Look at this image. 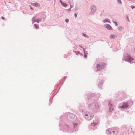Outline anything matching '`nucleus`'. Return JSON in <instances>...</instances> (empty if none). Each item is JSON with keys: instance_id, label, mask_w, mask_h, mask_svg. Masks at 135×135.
I'll return each mask as SVG.
<instances>
[{"instance_id": "obj_14", "label": "nucleus", "mask_w": 135, "mask_h": 135, "mask_svg": "<svg viewBox=\"0 0 135 135\" xmlns=\"http://www.w3.org/2000/svg\"><path fill=\"white\" fill-rule=\"evenodd\" d=\"M109 106L110 107L111 106H112V103L111 102H109Z\"/></svg>"}, {"instance_id": "obj_5", "label": "nucleus", "mask_w": 135, "mask_h": 135, "mask_svg": "<svg viewBox=\"0 0 135 135\" xmlns=\"http://www.w3.org/2000/svg\"><path fill=\"white\" fill-rule=\"evenodd\" d=\"M105 27L109 30L112 29V27L109 24H106L105 25Z\"/></svg>"}, {"instance_id": "obj_21", "label": "nucleus", "mask_w": 135, "mask_h": 135, "mask_svg": "<svg viewBox=\"0 0 135 135\" xmlns=\"http://www.w3.org/2000/svg\"><path fill=\"white\" fill-rule=\"evenodd\" d=\"M113 22L114 23H115V25L116 26L117 25V22H115L113 21Z\"/></svg>"}, {"instance_id": "obj_27", "label": "nucleus", "mask_w": 135, "mask_h": 135, "mask_svg": "<svg viewBox=\"0 0 135 135\" xmlns=\"http://www.w3.org/2000/svg\"><path fill=\"white\" fill-rule=\"evenodd\" d=\"M88 116V115H86V116Z\"/></svg>"}, {"instance_id": "obj_22", "label": "nucleus", "mask_w": 135, "mask_h": 135, "mask_svg": "<svg viewBox=\"0 0 135 135\" xmlns=\"http://www.w3.org/2000/svg\"><path fill=\"white\" fill-rule=\"evenodd\" d=\"M30 8L32 9H33L32 8V7L31 6H30Z\"/></svg>"}, {"instance_id": "obj_4", "label": "nucleus", "mask_w": 135, "mask_h": 135, "mask_svg": "<svg viewBox=\"0 0 135 135\" xmlns=\"http://www.w3.org/2000/svg\"><path fill=\"white\" fill-rule=\"evenodd\" d=\"M117 133V131L115 130L114 131H113L110 132V133L111 135H115Z\"/></svg>"}, {"instance_id": "obj_2", "label": "nucleus", "mask_w": 135, "mask_h": 135, "mask_svg": "<svg viewBox=\"0 0 135 135\" xmlns=\"http://www.w3.org/2000/svg\"><path fill=\"white\" fill-rule=\"evenodd\" d=\"M125 60L126 61H129L131 62V61L133 60V59L129 55L127 54V56L125 58Z\"/></svg>"}, {"instance_id": "obj_9", "label": "nucleus", "mask_w": 135, "mask_h": 135, "mask_svg": "<svg viewBox=\"0 0 135 135\" xmlns=\"http://www.w3.org/2000/svg\"><path fill=\"white\" fill-rule=\"evenodd\" d=\"M116 37V36L115 35H111L109 37L110 38V39L114 38Z\"/></svg>"}, {"instance_id": "obj_10", "label": "nucleus", "mask_w": 135, "mask_h": 135, "mask_svg": "<svg viewBox=\"0 0 135 135\" xmlns=\"http://www.w3.org/2000/svg\"><path fill=\"white\" fill-rule=\"evenodd\" d=\"M103 22L104 23L105 22H108L109 23H110L109 20L108 19H105L103 21Z\"/></svg>"}, {"instance_id": "obj_24", "label": "nucleus", "mask_w": 135, "mask_h": 135, "mask_svg": "<svg viewBox=\"0 0 135 135\" xmlns=\"http://www.w3.org/2000/svg\"><path fill=\"white\" fill-rule=\"evenodd\" d=\"M83 35L85 37H86L85 36H86V35L84 34H83Z\"/></svg>"}, {"instance_id": "obj_12", "label": "nucleus", "mask_w": 135, "mask_h": 135, "mask_svg": "<svg viewBox=\"0 0 135 135\" xmlns=\"http://www.w3.org/2000/svg\"><path fill=\"white\" fill-rule=\"evenodd\" d=\"M34 25L35 27V28L36 29H38V25L35 24Z\"/></svg>"}, {"instance_id": "obj_11", "label": "nucleus", "mask_w": 135, "mask_h": 135, "mask_svg": "<svg viewBox=\"0 0 135 135\" xmlns=\"http://www.w3.org/2000/svg\"><path fill=\"white\" fill-rule=\"evenodd\" d=\"M97 123V122H94L93 123H91V125L92 126H94L95 125H96Z\"/></svg>"}, {"instance_id": "obj_29", "label": "nucleus", "mask_w": 135, "mask_h": 135, "mask_svg": "<svg viewBox=\"0 0 135 135\" xmlns=\"http://www.w3.org/2000/svg\"><path fill=\"white\" fill-rule=\"evenodd\" d=\"M85 57H86V56H85Z\"/></svg>"}, {"instance_id": "obj_26", "label": "nucleus", "mask_w": 135, "mask_h": 135, "mask_svg": "<svg viewBox=\"0 0 135 135\" xmlns=\"http://www.w3.org/2000/svg\"><path fill=\"white\" fill-rule=\"evenodd\" d=\"M118 1H119V2L120 1V0H118Z\"/></svg>"}, {"instance_id": "obj_28", "label": "nucleus", "mask_w": 135, "mask_h": 135, "mask_svg": "<svg viewBox=\"0 0 135 135\" xmlns=\"http://www.w3.org/2000/svg\"><path fill=\"white\" fill-rule=\"evenodd\" d=\"M112 110H113V108H112Z\"/></svg>"}, {"instance_id": "obj_23", "label": "nucleus", "mask_w": 135, "mask_h": 135, "mask_svg": "<svg viewBox=\"0 0 135 135\" xmlns=\"http://www.w3.org/2000/svg\"><path fill=\"white\" fill-rule=\"evenodd\" d=\"M87 118L88 120H89L90 119V118H88V117L87 118Z\"/></svg>"}, {"instance_id": "obj_30", "label": "nucleus", "mask_w": 135, "mask_h": 135, "mask_svg": "<svg viewBox=\"0 0 135 135\" xmlns=\"http://www.w3.org/2000/svg\"><path fill=\"white\" fill-rule=\"evenodd\" d=\"M85 57H86V56H85Z\"/></svg>"}, {"instance_id": "obj_16", "label": "nucleus", "mask_w": 135, "mask_h": 135, "mask_svg": "<svg viewBox=\"0 0 135 135\" xmlns=\"http://www.w3.org/2000/svg\"><path fill=\"white\" fill-rule=\"evenodd\" d=\"M131 7L132 9H133L134 8H135V6H131Z\"/></svg>"}, {"instance_id": "obj_3", "label": "nucleus", "mask_w": 135, "mask_h": 135, "mask_svg": "<svg viewBox=\"0 0 135 135\" xmlns=\"http://www.w3.org/2000/svg\"><path fill=\"white\" fill-rule=\"evenodd\" d=\"M128 106V105L127 102L124 103L122 106L119 107V108H127Z\"/></svg>"}, {"instance_id": "obj_1", "label": "nucleus", "mask_w": 135, "mask_h": 135, "mask_svg": "<svg viewBox=\"0 0 135 135\" xmlns=\"http://www.w3.org/2000/svg\"><path fill=\"white\" fill-rule=\"evenodd\" d=\"M97 70L98 71L103 69L105 66V64L102 62L100 63L99 64H97Z\"/></svg>"}, {"instance_id": "obj_8", "label": "nucleus", "mask_w": 135, "mask_h": 135, "mask_svg": "<svg viewBox=\"0 0 135 135\" xmlns=\"http://www.w3.org/2000/svg\"><path fill=\"white\" fill-rule=\"evenodd\" d=\"M35 18H33L32 19L33 20L34 22H37V23H38L40 21V19H35Z\"/></svg>"}, {"instance_id": "obj_17", "label": "nucleus", "mask_w": 135, "mask_h": 135, "mask_svg": "<svg viewBox=\"0 0 135 135\" xmlns=\"http://www.w3.org/2000/svg\"><path fill=\"white\" fill-rule=\"evenodd\" d=\"M69 21V20L68 19H66L65 20V21L66 22H68Z\"/></svg>"}, {"instance_id": "obj_7", "label": "nucleus", "mask_w": 135, "mask_h": 135, "mask_svg": "<svg viewBox=\"0 0 135 135\" xmlns=\"http://www.w3.org/2000/svg\"><path fill=\"white\" fill-rule=\"evenodd\" d=\"M31 4L32 6H37L38 7L39 6V4L37 3H31Z\"/></svg>"}, {"instance_id": "obj_19", "label": "nucleus", "mask_w": 135, "mask_h": 135, "mask_svg": "<svg viewBox=\"0 0 135 135\" xmlns=\"http://www.w3.org/2000/svg\"><path fill=\"white\" fill-rule=\"evenodd\" d=\"M1 18L3 20H4V19H5V18L4 17H3V16H2L1 17Z\"/></svg>"}, {"instance_id": "obj_15", "label": "nucleus", "mask_w": 135, "mask_h": 135, "mask_svg": "<svg viewBox=\"0 0 135 135\" xmlns=\"http://www.w3.org/2000/svg\"><path fill=\"white\" fill-rule=\"evenodd\" d=\"M70 117L72 118H73L74 117H75V115H71L70 116Z\"/></svg>"}, {"instance_id": "obj_20", "label": "nucleus", "mask_w": 135, "mask_h": 135, "mask_svg": "<svg viewBox=\"0 0 135 135\" xmlns=\"http://www.w3.org/2000/svg\"><path fill=\"white\" fill-rule=\"evenodd\" d=\"M77 16V15L76 13H75V17L76 18V17Z\"/></svg>"}, {"instance_id": "obj_13", "label": "nucleus", "mask_w": 135, "mask_h": 135, "mask_svg": "<svg viewBox=\"0 0 135 135\" xmlns=\"http://www.w3.org/2000/svg\"><path fill=\"white\" fill-rule=\"evenodd\" d=\"M63 6L66 7L67 6V4L66 3H63L62 4V5Z\"/></svg>"}, {"instance_id": "obj_25", "label": "nucleus", "mask_w": 135, "mask_h": 135, "mask_svg": "<svg viewBox=\"0 0 135 135\" xmlns=\"http://www.w3.org/2000/svg\"><path fill=\"white\" fill-rule=\"evenodd\" d=\"M108 131H109V130H108L107 129V132H108Z\"/></svg>"}, {"instance_id": "obj_6", "label": "nucleus", "mask_w": 135, "mask_h": 135, "mask_svg": "<svg viewBox=\"0 0 135 135\" xmlns=\"http://www.w3.org/2000/svg\"><path fill=\"white\" fill-rule=\"evenodd\" d=\"M91 11L93 12H94L96 10V7L94 6H93L91 7Z\"/></svg>"}, {"instance_id": "obj_18", "label": "nucleus", "mask_w": 135, "mask_h": 135, "mask_svg": "<svg viewBox=\"0 0 135 135\" xmlns=\"http://www.w3.org/2000/svg\"><path fill=\"white\" fill-rule=\"evenodd\" d=\"M60 2L61 3V4L62 5V4H63V3H62V2L61 1V0H60Z\"/></svg>"}]
</instances>
